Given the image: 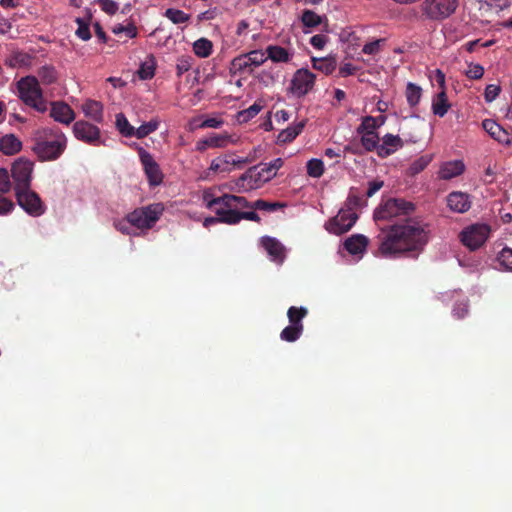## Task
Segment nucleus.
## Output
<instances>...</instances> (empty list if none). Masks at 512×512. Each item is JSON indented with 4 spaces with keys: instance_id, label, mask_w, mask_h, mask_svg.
<instances>
[{
    "instance_id": "nucleus-4",
    "label": "nucleus",
    "mask_w": 512,
    "mask_h": 512,
    "mask_svg": "<svg viewBox=\"0 0 512 512\" xmlns=\"http://www.w3.org/2000/svg\"><path fill=\"white\" fill-rule=\"evenodd\" d=\"M19 98L28 106L38 112L47 110V103L43 98L38 79L35 76H26L17 82Z\"/></svg>"
},
{
    "instance_id": "nucleus-7",
    "label": "nucleus",
    "mask_w": 512,
    "mask_h": 512,
    "mask_svg": "<svg viewBox=\"0 0 512 512\" xmlns=\"http://www.w3.org/2000/svg\"><path fill=\"white\" fill-rule=\"evenodd\" d=\"M490 227L487 224L476 223L462 230L460 240L471 251L479 249L487 241Z\"/></svg>"
},
{
    "instance_id": "nucleus-40",
    "label": "nucleus",
    "mask_w": 512,
    "mask_h": 512,
    "mask_svg": "<svg viewBox=\"0 0 512 512\" xmlns=\"http://www.w3.org/2000/svg\"><path fill=\"white\" fill-rule=\"evenodd\" d=\"M433 155L432 154H426L422 155L419 158H417L415 161H413L408 169L409 174L411 176H415L422 172L432 161Z\"/></svg>"
},
{
    "instance_id": "nucleus-8",
    "label": "nucleus",
    "mask_w": 512,
    "mask_h": 512,
    "mask_svg": "<svg viewBox=\"0 0 512 512\" xmlns=\"http://www.w3.org/2000/svg\"><path fill=\"white\" fill-rule=\"evenodd\" d=\"M15 196L18 205L29 215L38 217L45 213V205L31 187L15 191Z\"/></svg>"
},
{
    "instance_id": "nucleus-32",
    "label": "nucleus",
    "mask_w": 512,
    "mask_h": 512,
    "mask_svg": "<svg viewBox=\"0 0 512 512\" xmlns=\"http://www.w3.org/2000/svg\"><path fill=\"white\" fill-rule=\"evenodd\" d=\"M32 57L23 51L13 52L6 60V65L11 68L29 66L31 64Z\"/></svg>"
},
{
    "instance_id": "nucleus-60",
    "label": "nucleus",
    "mask_w": 512,
    "mask_h": 512,
    "mask_svg": "<svg viewBox=\"0 0 512 512\" xmlns=\"http://www.w3.org/2000/svg\"><path fill=\"white\" fill-rule=\"evenodd\" d=\"M481 3L486 4L488 7L496 9V10H503L509 5L510 0H478Z\"/></svg>"
},
{
    "instance_id": "nucleus-15",
    "label": "nucleus",
    "mask_w": 512,
    "mask_h": 512,
    "mask_svg": "<svg viewBox=\"0 0 512 512\" xmlns=\"http://www.w3.org/2000/svg\"><path fill=\"white\" fill-rule=\"evenodd\" d=\"M74 136L90 145H97L100 139V130L97 126L87 121H77L73 125Z\"/></svg>"
},
{
    "instance_id": "nucleus-36",
    "label": "nucleus",
    "mask_w": 512,
    "mask_h": 512,
    "mask_svg": "<svg viewBox=\"0 0 512 512\" xmlns=\"http://www.w3.org/2000/svg\"><path fill=\"white\" fill-rule=\"evenodd\" d=\"M313 68L323 72L326 75L331 74L336 69L334 58H312Z\"/></svg>"
},
{
    "instance_id": "nucleus-64",
    "label": "nucleus",
    "mask_w": 512,
    "mask_h": 512,
    "mask_svg": "<svg viewBox=\"0 0 512 512\" xmlns=\"http://www.w3.org/2000/svg\"><path fill=\"white\" fill-rule=\"evenodd\" d=\"M356 71H357V67H355L351 63H345L339 68V75L341 77H347V76L355 74Z\"/></svg>"
},
{
    "instance_id": "nucleus-33",
    "label": "nucleus",
    "mask_w": 512,
    "mask_h": 512,
    "mask_svg": "<svg viewBox=\"0 0 512 512\" xmlns=\"http://www.w3.org/2000/svg\"><path fill=\"white\" fill-rule=\"evenodd\" d=\"M450 108L445 90H441L437 94L436 99L432 103L433 113L439 117H444Z\"/></svg>"
},
{
    "instance_id": "nucleus-29",
    "label": "nucleus",
    "mask_w": 512,
    "mask_h": 512,
    "mask_svg": "<svg viewBox=\"0 0 512 512\" xmlns=\"http://www.w3.org/2000/svg\"><path fill=\"white\" fill-rule=\"evenodd\" d=\"M266 53L268 54V59L275 63H287L292 57V54L286 48L277 45H269L266 48Z\"/></svg>"
},
{
    "instance_id": "nucleus-3",
    "label": "nucleus",
    "mask_w": 512,
    "mask_h": 512,
    "mask_svg": "<svg viewBox=\"0 0 512 512\" xmlns=\"http://www.w3.org/2000/svg\"><path fill=\"white\" fill-rule=\"evenodd\" d=\"M31 142V149L40 161L57 160L67 147V138L58 128L37 129Z\"/></svg>"
},
{
    "instance_id": "nucleus-53",
    "label": "nucleus",
    "mask_w": 512,
    "mask_h": 512,
    "mask_svg": "<svg viewBox=\"0 0 512 512\" xmlns=\"http://www.w3.org/2000/svg\"><path fill=\"white\" fill-rule=\"evenodd\" d=\"M385 42V39L384 38H381V39H377L375 41H372V42H369V43H366L363 48H362V52L364 54H368V55H375L377 53L380 52V49H381V45Z\"/></svg>"
},
{
    "instance_id": "nucleus-20",
    "label": "nucleus",
    "mask_w": 512,
    "mask_h": 512,
    "mask_svg": "<svg viewBox=\"0 0 512 512\" xmlns=\"http://www.w3.org/2000/svg\"><path fill=\"white\" fill-rule=\"evenodd\" d=\"M465 171V164L462 160H452L441 164L438 177L442 180H450L460 176Z\"/></svg>"
},
{
    "instance_id": "nucleus-14",
    "label": "nucleus",
    "mask_w": 512,
    "mask_h": 512,
    "mask_svg": "<svg viewBox=\"0 0 512 512\" xmlns=\"http://www.w3.org/2000/svg\"><path fill=\"white\" fill-rule=\"evenodd\" d=\"M231 200L234 202L236 211H253L256 213V210H260L273 212L278 208L283 207V205L278 202H268L263 199L250 202L243 196L233 194Z\"/></svg>"
},
{
    "instance_id": "nucleus-1",
    "label": "nucleus",
    "mask_w": 512,
    "mask_h": 512,
    "mask_svg": "<svg viewBox=\"0 0 512 512\" xmlns=\"http://www.w3.org/2000/svg\"><path fill=\"white\" fill-rule=\"evenodd\" d=\"M415 205L401 198H390L382 202L374 211V221L392 220L404 217L394 224L380 227L376 236L378 255L395 258L408 252H419L427 244L429 231L425 224L408 217Z\"/></svg>"
},
{
    "instance_id": "nucleus-16",
    "label": "nucleus",
    "mask_w": 512,
    "mask_h": 512,
    "mask_svg": "<svg viewBox=\"0 0 512 512\" xmlns=\"http://www.w3.org/2000/svg\"><path fill=\"white\" fill-rule=\"evenodd\" d=\"M449 209L456 213H465L471 208L470 195L461 191H454L446 198Z\"/></svg>"
},
{
    "instance_id": "nucleus-59",
    "label": "nucleus",
    "mask_w": 512,
    "mask_h": 512,
    "mask_svg": "<svg viewBox=\"0 0 512 512\" xmlns=\"http://www.w3.org/2000/svg\"><path fill=\"white\" fill-rule=\"evenodd\" d=\"M501 91L500 86L495 84L487 85L484 92V97L487 102H492L496 99Z\"/></svg>"
},
{
    "instance_id": "nucleus-25",
    "label": "nucleus",
    "mask_w": 512,
    "mask_h": 512,
    "mask_svg": "<svg viewBox=\"0 0 512 512\" xmlns=\"http://www.w3.org/2000/svg\"><path fill=\"white\" fill-rule=\"evenodd\" d=\"M247 59L248 57L246 56V54H241L233 58V60L230 63L229 73L232 76L243 73H252L254 68Z\"/></svg>"
},
{
    "instance_id": "nucleus-19",
    "label": "nucleus",
    "mask_w": 512,
    "mask_h": 512,
    "mask_svg": "<svg viewBox=\"0 0 512 512\" xmlns=\"http://www.w3.org/2000/svg\"><path fill=\"white\" fill-rule=\"evenodd\" d=\"M484 130L496 141L504 145H510L511 139L509 133L498 123L491 119H485L482 122Z\"/></svg>"
},
{
    "instance_id": "nucleus-63",
    "label": "nucleus",
    "mask_w": 512,
    "mask_h": 512,
    "mask_svg": "<svg viewBox=\"0 0 512 512\" xmlns=\"http://www.w3.org/2000/svg\"><path fill=\"white\" fill-rule=\"evenodd\" d=\"M345 153H351L354 155H362L364 153V150L361 146V143L358 142H350L344 147Z\"/></svg>"
},
{
    "instance_id": "nucleus-24",
    "label": "nucleus",
    "mask_w": 512,
    "mask_h": 512,
    "mask_svg": "<svg viewBox=\"0 0 512 512\" xmlns=\"http://www.w3.org/2000/svg\"><path fill=\"white\" fill-rule=\"evenodd\" d=\"M368 245V238L362 234H355L344 242L345 249L353 255L362 253Z\"/></svg>"
},
{
    "instance_id": "nucleus-58",
    "label": "nucleus",
    "mask_w": 512,
    "mask_h": 512,
    "mask_svg": "<svg viewBox=\"0 0 512 512\" xmlns=\"http://www.w3.org/2000/svg\"><path fill=\"white\" fill-rule=\"evenodd\" d=\"M101 9L109 14L114 15L118 11V4L113 0H98Z\"/></svg>"
},
{
    "instance_id": "nucleus-10",
    "label": "nucleus",
    "mask_w": 512,
    "mask_h": 512,
    "mask_svg": "<svg viewBox=\"0 0 512 512\" xmlns=\"http://www.w3.org/2000/svg\"><path fill=\"white\" fill-rule=\"evenodd\" d=\"M34 162L20 157L12 165L11 174L15 182V191L31 187Z\"/></svg>"
},
{
    "instance_id": "nucleus-49",
    "label": "nucleus",
    "mask_w": 512,
    "mask_h": 512,
    "mask_svg": "<svg viewBox=\"0 0 512 512\" xmlns=\"http://www.w3.org/2000/svg\"><path fill=\"white\" fill-rule=\"evenodd\" d=\"M112 32L115 35H120L124 33L128 38H135L138 34L137 28L133 23H129L128 25L124 26L121 24H118L112 28Z\"/></svg>"
},
{
    "instance_id": "nucleus-42",
    "label": "nucleus",
    "mask_w": 512,
    "mask_h": 512,
    "mask_svg": "<svg viewBox=\"0 0 512 512\" xmlns=\"http://www.w3.org/2000/svg\"><path fill=\"white\" fill-rule=\"evenodd\" d=\"M116 127L123 136H134L135 128L129 123V121L123 113H118L116 115Z\"/></svg>"
},
{
    "instance_id": "nucleus-6",
    "label": "nucleus",
    "mask_w": 512,
    "mask_h": 512,
    "mask_svg": "<svg viewBox=\"0 0 512 512\" xmlns=\"http://www.w3.org/2000/svg\"><path fill=\"white\" fill-rule=\"evenodd\" d=\"M458 7V0H424L421 11L428 19L443 20L452 15Z\"/></svg>"
},
{
    "instance_id": "nucleus-62",
    "label": "nucleus",
    "mask_w": 512,
    "mask_h": 512,
    "mask_svg": "<svg viewBox=\"0 0 512 512\" xmlns=\"http://www.w3.org/2000/svg\"><path fill=\"white\" fill-rule=\"evenodd\" d=\"M327 41H328L327 36H325L323 34H316V35L311 37L310 44L314 48L321 50L326 45Z\"/></svg>"
},
{
    "instance_id": "nucleus-37",
    "label": "nucleus",
    "mask_w": 512,
    "mask_h": 512,
    "mask_svg": "<svg viewBox=\"0 0 512 512\" xmlns=\"http://www.w3.org/2000/svg\"><path fill=\"white\" fill-rule=\"evenodd\" d=\"M38 77L45 85L53 84L58 79V73L54 66L44 65L38 70Z\"/></svg>"
},
{
    "instance_id": "nucleus-5",
    "label": "nucleus",
    "mask_w": 512,
    "mask_h": 512,
    "mask_svg": "<svg viewBox=\"0 0 512 512\" xmlns=\"http://www.w3.org/2000/svg\"><path fill=\"white\" fill-rule=\"evenodd\" d=\"M163 212L164 205L162 203H153L136 208L128 213L125 219L129 224L138 229H150L160 219Z\"/></svg>"
},
{
    "instance_id": "nucleus-44",
    "label": "nucleus",
    "mask_w": 512,
    "mask_h": 512,
    "mask_svg": "<svg viewBox=\"0 0 512 512\" xmlns=\"http://www.w3.org/2000/svg\"><path fill=\"white\" fill-rule=\"evenodd\" d=\"M164 16L166 18H168L174 24L185 23V22H188L190 19L189 14H186L182 10L174 9V8H168L165 11Z\"/></svg>"
},
{
    "instance_id": "nucleus-61",
    "label": "nucleus",
    "mask_w": 512,
    "mask_h": 512,
    "mask_svg": "<svg viewBox=\"0 0 512 512\" xmlns=\"http://www.w3.org/2000/svg\"><path fill=\"white\" fill-rule=\"evenodd\" d=\"M14 209V203L0 194V215H7Z\"/></svg>"
},
{
    "instance_id": "nucleus-39",
    "label": "nucleus",
    "mask_w": 512,
    "mask_h": 512,
    "mask_svg": "<svg viewBox=\"0 0 512 512\" xmlns=\"http://www.w3.org/2000/svg\"><path fill=\"white\" fill-rule=\"evenodd\" d=\"M303 331L304 327H297L289 324L281 331L280 338L285 342L292 343L301 337Z\"/></svg>"
},
{
    "instance_id": "nucleus-45",
    "label": "nucleus",
    "mask_w": 512,
    "mask_h": 512,
    "mask_svg": "<svg viewBox=\"0 0 512 512\" xmlns=\"http://www.w3.org/2000/svg\"><path fill=\"white\" fill-rule=\"evenodd\" d=\"M159 122L157 120H151L147 123L142 124L140 127L135 129L134 136L138 139L145 138L149 134L153 133L158 129Z\"/></svg>"
},
{
    "instance_id": "nucleus-28",
    "label": "nucleus",
    "mask_w": 512,
    "mask_h": 512,
    "mask_svg": "<svg viewBox=\"0 0 512 512\" xmlns=\"http://www.w3.org/2000/svg\"><path fill=\"white\" fill-rule=\"evenodd\" d=\"M358 134L361 135L360 143L364 151L371 152L376 150V152L378 153V148L380 146V138L376 131L364 130L363 133Z\"/></svg>"
},
{
    "instance_id": "nucleus-31",
    "label": "nucleus",
    "mask_w": 512,
    "mask_h": 512,
    "mask_svg": "<svg viewBox=\"0 0 512 512\" xmlns=\"http://www.w3.org/2000/svg\"><path fill=\"white\" fill-rule=\"evenodd\" d=\"M308 315V309L306 307L291 306L287 310V317L289 324L297 327H304L303 319Z\"/></svg>"
},
{
    "instance_id": "nucleus-54",
    "label": "nucleus",
    "mask_w": 512,
    "mask_h": 512,
    "mask_svg": "<svg viewBox=\"0 0 512 512\" xmlns=\"http://www.w3.org/2000/svg\"><path fill=\"white\" fill-rule=\"evenodd\" d=\"M262 109V105L255 102L246 110H243L239 113V117L242 118L243 121H247L253 117H255Z\"/></svg>"
},
{
    "instance_id": "nucleus-51",
    "label": "nucleus",
    "mask_w": 512,
    "mask_h": 512,
    "mask_svg": "<svg viewBox=\"0 0 512 512\" xmlns=\"http://www.w3.org/2000/svg\"><path fill=\"white\" fill-rule=\"evenodd\" d=\"M76 23L78 25L76 35L83 41H88L91 38L89 25L82 18H77Z\"/></svg>"
},
{
    "instance_id": "nucleus-17",
    "label": "nucleus",
    "mask_w": 512,
    "mask_h": 512,
    "mask_svg": "<svg viewBox=\"0 0 512 512\" xmlns=\"http://www.w3.org/2000/svg\"><path fill=\"white\" fill-rule=\"evenodd\" d=\"M230 143V136L227 134H211L209 137L197 141L195 149L204 152L209 148H225Z\"/></svg>"
},
{
    "instance_id": "nucleus-30",
    "label": "nucleus",
    "mask_w": 512,
    "mask_h": 512,
    "mask_svg": "<svg viewBox=\"0 0 512 512\" xmlns=\"http://www.w3.org/2000/svg\"><path fill=\"white\" fill-rule=\"evenodd\" d=\"M386 122V116H365L362 118L361 124L357 127L356 132L357 133H363L364 130H372L376 131L378 128H380L382 125H384Z\"/></svg>"
},
{
    "instance_id": "nucleus-41",
    "label": "nucleus",
    "mask_w": 512,
    "mask_h": 512,
    "mask_svg": "<svg viewBox=\"0 0 512 512\" xmlns=\"http://www.w3.org/2000/svg\"><path fill=\"white\" fill-rule=\"evenodd\" d=\"M405 95H406L408 104L411 107H414L419 103V101L421 99L422 89L420 86L409 82L406 87Z\"/></svg>"
},
{
    "instance_id": "nucleus-12",
    "label": "nucleus",
    "mask_w": 512,
    "mask_h": 512,
    "mask_svg": "<svg viewBox=\"0 0 512 512\" xmlns=\"http://www.w3.org/2000/svg\"><path fill=\"white\" fill-rule=\"evenodd\" d=\"M357 219L358 215L356 212L341 208L338 214L326 223L325 227L330 233L341 235L348 232L354 226Z\"/></svg>"
},
{
    "instance_id": "nucleus-23",
    "label": "nucleus",
    "mask_w": 512,
    "mask_h": 512,
    "mask_svg": "<svg viewBox=\"0 0 512 512\" xmlns=\"http://www.w3.org/2000/svg\"><path fill=\"white\" fill-rule=\"evenodd\" d=\"M22 149L21 140L14 134H6L0 138V151L5 155H14Z\"/></svg>"
},
{
    "instance_id": "nucleus-48",
    "label": "nucleus",
    "mask_w": 512,
    "mask_h": 512,
    "mask_svg": "<svg viewBox=\"0 0 512 512\" xmlns=\"http://www.w3.org/2000/svg\"><path fill=\"white\" fill-rule=\"evenodd\" d=\"M497 261L504 269L512 271V248H503L497 255Z\"/></svg>"
},
{
    "instance_id": "nucleus-22",
    "label": "nucleus",
    "mask_w": 512,
    "mask_h": 512,
    "mask_svg": "<svg viewBox=\"0 0 512 512\" xmlns=\"http://www.w3.org/2000/svg\"><path fill=\"white\" fill-rule=\"evenodd\" d=\"M261 243L272 260L280 263L283 262L284 247L278 240L269 236H265L261 239Z\"/></svg>"
},
{
    "instance_id": "nucleus-2",
    "label": "nucleus",
    "mask_w": 512,
    "mask_h": 512,
    "mask_svg": "<svg viewBox=\"0 0 512 512\" xmlns=\"http://www.w3.org/2000/svg\"><path fill=\"white\" fill-rule=\"evenodd\" d=\"M232 194H224L219 197H214L209 191H204L203 201L205 206L215 212L216 217H206L203 221V226L209 228L217 223H224L228 225H236L241 220H249L259 223L260 216L253 211H236L234 202L231 200Z\"/></svg>"
},
{
    "instance_id": "nucleus-56",
    "label": "nucleus",
    "mask_w": 512,
    "mask_h": 512,
    "mask_svg": "<svg viewBox=\"0 0 512 512\" xmlns=\"http://www.w3.org/2000/svg\"><path fill=\"white\" fill-rule=\"evenodd\" d=\"M361 201V197L350 192L346 199L345 206L343 208L351 212H354V210L361 205Z\"/></svg>"
},
{
    "instance_id": "nucleus-26",
    "label": "nucleus",
    "mask_w": 512,
    "mask_h": 512,
    "mask_svg": "<svg viewBox=\"0 0 512 512\" xmlns=\"http://www.w3.org/2000/svg\"><path fill=\"white\" fill-rule=\"evenodd\" d=\"M82 110L84 114L91 118L93 121L97 123H101L103 121V106L100 102L95 100H87L83 104Z\"/></svg>"
},
{
    "instance_id": "nucleus-55",
    "label": "nucleus",
    "mask_w": 512,
    "mask_h": 512,
    "mask_svg": "<svg viewBox=\"0 0 512 512\" xmlns=\"http://www.w3.org/2000/svg\"><path fill=\"white\" fill-rule=\"evenodd\" d=\"M11 189L10 176L6 169L0 168V192L7 193Z\"/></svg>"
},
{
    "instance_id": "nucleus-46",
    "label": "nucleus",
    "mask_w": 512,
    "mask_h": 512,
    "mask_svg": "<svg viewBox=\"0 0 512 512\" xmlns=\"http://www.w3.org/2000/svg\"><path fill=\"white\" fill-rule=\"evenodd\" d=\"M324 173V164L320 159L313 158L307 162V174L314 178H319Z\"/></svg>"
},
{
    "instance_id": "nucleus-18",
    "label": "nucleus",
    "mask_w": 512,
    "mask_h": 512,
    "mask_svg": "<svg viewBox=\"0 0 512 512\" xmlns=\"http://www.w3.org/2000/svg\"><path fill=\"white\" fill-rule=\"evenodd\" d=\"M50 116L62 124H70L75 119L72 108L64 102H54L50 110Z\"/></svg>"
},
{
    "instance_id": "nucleus-57",
    "label": "nucleus",
    "mask_w": 512,
    "mask_h": 512,
    "mask_svg": "<svg viewBox=\"0 0 512 512\" xmlns=\"http://www.w3.org/2000/svg\"><path fill=\"white\" fill-rule=\"evenodd\" d=\"M483 74L484 68L480 64H470L469 69L466 71V76L474 80L482 78Z\"/></svg>"
},
{
    "instance_id": "nucleus-35",
    "label": "nucleus",
    "mask_w": 512,
    "mask_h": 512,
    "mask_svg": "<svg viewBox=\"0 0 512 512\" xmlns=\"http://www.w3.org/2000/svg\"><path fill=\"white\" fill-rule=\"evenodd\" d=\"M209 170L215 173H230L232 171L230 154H225L213 159Z\"/></svg>"
},
{
    "instance_id": "nucleus-52",
    "label": "nucleus",
    "mask_w": 512,
    "mask_h": 512,
    "mask_svg": "<svg viewBox=\"0 0 512 512\" xmlns=\"http://www.w3.org/2000/svg\"><path fill=\"white\" fill-rule=\"evenodd\" d=\"M469 301L468 299H463L455 303L453 307V315L457 319H462L468 314Z\"/></svg>"
},
{
    "instance_id": "nucleus-9",
    "label": "nucleus",
    "mask_w": 512,
    "mask_h": 512,
    "mask_svg": "<svg viewBox=\"0 0 512 512\" xmlns=\"http://www.w3.org/2000/svg\"><path fill=\"white\" fill-rule=\"evenodd\" d=\"M316 75L306 68L296 70L290 81L289 91L297 98L306 96L315 85Z\"/></svg>"
},
{
    "instance_id": "nucleus-27",
    "label": "nucleus",
    "mask_w": 512,
    "mask_h": 512,
    "mask_svg": "<svg viewBox=\"0 0 512 512\" xmlns=\"http://www.w3.org/2000/svg\"><path fill=\"white\" fill-rule=\"evenodd\" d=\"M305 125H306V120H302L294 125L287 127L286 129H283L277 137L278 142H280V143L292 142L299 134L302 133Z\"/></svg>"
},
{
    "instance_id": "nucleus-21",
    "label": "nucleus",
    "mask_w": 512,
    "mask_h": 512,
    "mask_svg": "<svg viewBox=\"0 0 512 512\" xmlns=\"http://www.w3.org/2000/svg\"><path fill=\"white\" fill-rule=\"evenodd\" d=\"M403 147V140L398 135L386 134L383 137V143L378 148V156L387 158Z\"/></svg>"
},
{
    "instance_id": "nucleus-50",
    "label": "nucleus",
    "mask_w": 512,
    "mask_h": 512,
    "mask_svg": "<svg viewBox=\"0 0 512 512\" xmlns=\"http://www.w3.org/2000/svg\"><path fill=\"white\" fill-rule=\"evenodd\" d=\"M193 58L191 56L183 55L178 58L176 64V72L178 76L183 75L185 72L189 71L193 64Z\"/></svg>"
},
{
    "instance_id": "nucleus-34",
    "label": "nucleus",
    "mask_w": 512,
    "mask_h": 512,
    "mask_svg": "<svg viewBox=\"0 0 512 512\" xmlns=\"http://www.w3.org/2000/svg\"><path fill=\"white\" fill-rule=\"evenodd\" d=\"M156 61L153 55L147 57V59L140 65L137 74L141 80L152 79L155 75Z\"/></svg>"
},
{
    "instance_id": "nucleus-13",
    "label": "nucleus",
    "mask_w": 512,
    "mask_h": 512,
    "mask_svg": "<svg viewBox=\"0 0 512 512\" xmlns=\"http://www.w3.org/2000/svg\"><path fill=\"white\" fill-rule=\"evenodd\" d=\"M139 157L141 164L143 166L145 175L148 179V183L150 186H158L163 181V173L158 165V163L154 160L153 156L143 148L139 149Z\"/></svg>"
},
{
    "instance_id": "nucleus-11",
    "label": "nucleus",
    "mask_w": 512,
    "mask_h": 512,
    "mask_svg": "<svg viewBox=\"0 0 512 512\" xmlns=\"http://www.w3.org/2000/svg\"><path fill=\"white\" fill-rule=\"evenodd\" d=\"M260 166H252L234 181V189L238 193L249 192L258 189L266 183Z\"/></svg>"
},
{
    "instance_id": "nucleus-43",
    "label": "nucleus",
    "mask_w": 512,
    "mask_h": 512,
    "mask_svg": "<svg viewBox=\"0 0 512 512\" xmlns=\"http://www.w3.org/2000/svg\"><path fill=\"white\" fill-rule=\"evenodd\" d=\"M301 22L307 28H314L322 23V18L314 11L305 9L301 15Z\"/></svg>"
},
{
    "instance_id": "nucleus-47",
    "label": "nucleus",
    "mask_w": 512,
    "mask_h": 512,
    "mask_svg": "<svg viewBox=\"0 0 512 512\" xmlns=\"http://www.w3.org/2000/svg\"><path fill=\"white\" fill-rule=\"evenodd\" d=\"M245 54L253 68L261 66L268 59V54L266 55L263 50H252Z\"/></svg>"
},
{
    "instance_id": "nucleus-38",
    "label": "nucleus",
    "mask_w": 512,
    "mask_h": 512,
    "mask_svg": "<svg viewBox=\"0 0 512 512\" xmlns=\"http://www.w3.org/2000/svg\"><path fill=\"white\" fill-rule=\"evenodd\" d=\"M213 49L212 42L207 38H200L193 44L194 53L201 58H206L211 55Z\"/></svg>"
}]
</instances>
